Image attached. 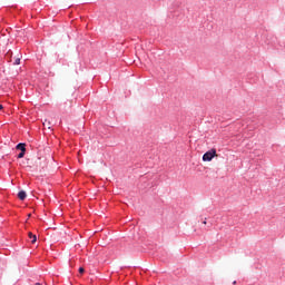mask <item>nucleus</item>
Masks as SVG:
<instances>
[{"instance_id": "6", "label": "nucleus", "mask_w": 285, "mask_h": 285, "mask_svg": "<svg viewBox=\"0 0 285 285\" xmlns=\"http://www.w3.org/2000/svg\"><path fill=\"white\" fill-rule=\"evenodd\" d=\"M19 63H21V59L20 58H16L13 66H19Z\"/></svg>"}, {"instance_id": "9", "label": "nucleus", "mask_w": 285, "mask_h": 285, "mask_svg": "<svg viewBox=\"0 0 285 285\" xmlns=\"http://www.w3.org/2000/svg\"><path fill=\"white\" fill-rule=\"evenodd\" d=\"M35 285H41V283H36Z\"/></svg>"}, {"instance_id": "2", "label": "nucleus", "mask_w": 285, "mask_h": 285, "mask_svg": "<svg viewBox=\"0 0 285 285\" xmlns=\"http://www.w3.org/2000/svg\"><path fill=\"white\" fill-rule=\"evenodd\" d=\"M29 239H31V244H37V235L32 234V232L28 233Z\"/></svg>"}, {"instance_id": "8", "label": "nucleus", "mask_w": 285, "mask_h": 285, "mask_svg": "<svg viewBox=\"0 0 285 285\" xmlns=\"http://www.w3.org/2000/svg\"><path fill=\"white\" fill-rule=\"evenodd\" d=\"M0 110H3V105H0Z\"/></svg>"}, {"instance_id": "3", "label": "nucleus", "mask_w": 285, "mask_h": 285, "mask_svg": "<svg viewBox=\"0 0 285 285\" xmlns=\"http://www.w3.org/2000/svg\"><path fill=\"white\" fill-rule=\"evenodd\" d=\"M17 150H21L22 153H26V144L20 142L16 146Z\"/></svg>"}, {"instance_id": "1", "label": "nucleus", "mask_w": 285, "mask_h": 285, "mask_svg": "<svg viewBox=\"0 0 285 285\" xmlns=\"http://www.w3.org/2000/svg\"><path fill=\"white\" fill-rule=\"evenodd\" d=\"M217 157V149L213 148L203 155V161H213V158Z\"/></svg>"}, {"instance_id": "10", "label": "nucleus", "mask_w": 285, "mask_h": 285, "mask_svg": "<svg viewBox=\"0 0 285 285\" xmlns=\"http://www.w3.org/2000/svg\"><path fill=\"white\" fill-rule=\"evenodd\" d=\"M203 224H205V225H206V220H204V222H203Z\"/></svg>"}, {"instance_id": "5", "label": "nucleus", "mask_w": 285, "mask_h": 285, "mask_svg": "<svg viewBox=\"0 0 285 285\" xmlns=\"http://www.w3.org/2000/svg\"><path fill=\"white\" fill-rule=\"evenodd\" d=\"M23 157H26V151H21V153L18 155V159H23Z\"/></svg>"}, {"instance_id": "4", "label": "nucleus", "mask_w": 285, "mask_h": 285, "mask_svg": "<svg viewBox=\"0 0 285 285\" xmlns=\"http://www.w3.org/2000/svg\"><path fill=\"white\" fill-rule=\"evenodd\" d=\"M18 197H19V199H20L21 202H23V199H26V197H28V195L26 194V191L20 190V191L18 193Z\"/></svg>"}, {"instance_id": "7", "label": "nucleus", "mask_w": 285, "mask_h": 285, "mask_svg": "<svg viewBox=\"0 0 285 285\" xmlns=\"http://www.w3.org/2000/svg\"><path fill=\"white\" fill-rule=\"evenodd\" d=\"M79 273H80V275H83V273H86V269H83V267H80Z\"/></svg>"}]
</instances>
